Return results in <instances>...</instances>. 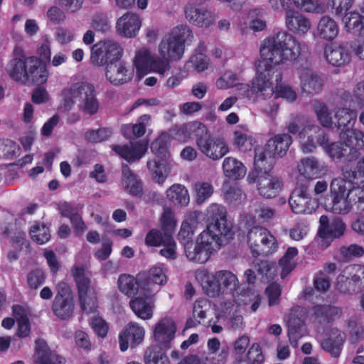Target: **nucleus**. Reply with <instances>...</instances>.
<instances>
[{
    "label": "nucleus",
    "mask_w": 364,
    "mask_h": 364,
    "mask_svg": "<svg viewBox=\"0 0 364 364\" xmlns=\"http://www.w3.org/2000/svg\"><path fill=\"white\" fill-rule=\"evenodd\" d=\"M171 137L174 138L171 132L163 133L152 144L151 149L157 159L149 161L147 166L151 173L153 179L158 183L162 184L170 171L169 154L167 150Z\"/></svg>",
    "instance_id": "nucleus-11"
},
{
    "label": "nucleus",
    "mask_w": 364,
    "mask_h": 364,
    "mask_svg": "<svg viewBox=\"0 0 364 364\" xmlns=\"http://www.w3.org/2000/svg\"><path fill=\"white\" fill-rule=\"evenodd\" d=\"M82 310L95 314L97 310V291L91 283V273L85 267H76L73 269Z\"/></svg>",
    "instance_id": "nucleus-13"
},
{
    "label": "nucleus",
    "mask_w": 364,
    "mask_h": 364,
    "mask_svg": "<svg viewBox=\"0 0 364 364\" xmlns=\"http://www.w3.org/2000/svg\"><path fill=\"white\" fill-rule=\"evenodd\" d=\"M129 306L134 314L141 320H151L154 316L155 305L153 298L139 294L131 299Z\"/></svg>",
    "instance_id": "nucleus-34"
},
{
    "label": "nucleus",
    "mask_w": 364,
    "mask_h": 364,
    "mask_svg": "<svg viewBox=\"0 0 364 364\" xmlns=\"http://www.w3.org/2000/svg\"><path fill=\"white\" fill-rule=\"evenodd\" d=\"M342 21L348 32L360 36H364V16L358 12L346 13Z\"/></svg>",
    "instance_id": "nucleus-43"
},
{
    "label": "nucleus",
    "mask_w": 364,
    "mask_h": 364,
    "mask_svg": "<svg viewBox=\"0 0 364 364\" xmlns=\"http://www.w3.org/2000/svg\"><path fill=\"white\" fill-rule=\"evenodd\" d=\"M119 290L127 296L139 294V277L136 279L127 274H122L118 279Z\"/></svg>",
    "instance_id": "nucleus-51"
},
{
    "label": "nucleus",
    "mask_w": 364,
    "mask_h": 364,
    "mask_svg": "<svg viewBox=\"0 0 364 364\" xmlns=\"http://www.w3.org/2000/svg\"><path fill=\"white\" fill-rule=\"evenodd\" d=\"M302 310L300 308L293 310L287 319L288 325V336L290 344L294 348H297L299 341L307 333L306 328L303 320L298 317Z\"/></svg>",
    "instance_id": "nucleus-24"
},
{
    "label": "nucleus",
    "mask_w": 364,
    "mask_h": 364,
    "mask_svg": "<svg viewBox=\"0 0 364 364\" xmlns=\"http://www.w3.org/2000/svg\"><path fill=\"white\" fill-rule=\"evenodd\" d=\"M141 27L140 17L132 12H127L119 17L116 22L117 33L125 38L135 37Z\"/></svg>",
    "instance_id": "nucleus-23"
},
{
    "label": "nucleus",
    "mask_w": 364,
    "mask_h": 364,
    "mask_svg": "<svg viewBox=\"0 0 364 364\" xmlns=\"http://www.w3.org/2000/svg\"><path fill=\"white\" fill-rule=\"evenodd\" d=\"M233 135V144L240 151H247L251 150L254 144V139L247 134L246 130L236 129Z\"/></svg>",
    "instance_id": "nucleus-59"
},
{
    "label": "nucleus",
    "mask_w": 364,
    "mask_h": 364,
    "mask_svg": "<svg viewBox=\"0 0 364 364\" xmlns=\"http://www.w3.org/2000/svg\"><path fill=\"white\" fill-rule=\"evenodd\" d=\"M298 254V250L296 247H289L279 260V266L281 268V277L285 278L295 267L296 263L294 260Z\"/></svg>",
    "instance_id": "nucleus-55"
},
{
    "label": "nucleus",
    "mask_w": 364,
    "mask_h": 364,
    "mask_svg": "<svg viewBox=\"0 0 364 364\" xmlns=\"http://www.w3.org/2000/svg\"><path fill=\"white\" fill-rule=\"evenodd\" d=\"M34 364H65V359L56 351L52 350L43 340L36 342L33 355Z\"/></svg>",
    "instance_id": "nucleus-26"
},
{
    "label": "nucleus",
    "mask_w": 364,
    "mask_h": 364,
    "mask_svg": "<svg viewBox=\"0 0 364 364\" xmlns=\"http://www.w3.org/2000/svg\"><path fill=\"white\" fill-rule=\"evenodd\" d=\"M60 210L64 216L70 218V223L74 229L75 235L77 237L82 235L85 232L87 227L81 216L77 213H70L72 210V207L68 203L63 204Z\"/></svg>",
    "instance_id": "nucleus-50"
},
{
    "label": "nucleus",
    "mask_w": 364,
    "mask_h": 364,
    "mask_svg": "<svg viewBox=\"0 0 364 364\" xmlns=\"http://www.w3.org/2000/svg\"><path fill=\"white\" fill-rule=\"evenodd\" d=\"M90 326L98 338H105L109 332V325L102 317L94 315L89 321Z\"/></svg>",
    "instance_id": "nucleus-63"
},
{
    "label": "nucleus",
    "mask_w": 364,
    "mask_h": 364,
    "mask_svg": "<svg viewBox=\"0 0 364 364\" xmlns=\"http://www.w3.org/2000/svg\"><path fill=\"white\" fill-rule=\"evenodd\" d=\"M159 222L161 230L171 235L177 225V219L173 210L170 207L164 206L159 218Z\"/></svg>",
    "instance_id": "nucleus-53"
},
{
    "label": "nucleus",
    "mask_w": 364,
    "mask_h": 364,
    "mask_svg": "<svg viewBox=\"0 0 364 364\" xmlns=\"http://www.w3.org/2000/svg\"><path fill=\"white\" fill-rule=\"evenodd\" d=\"M267 38L260 46V59L255 63L256 74L251 81V85L247 83L238 82L235 87L239 97L245 98L252 102H256L259 98L270 99L273 96V87L271 81V73L267 70L268 62L277 63L281 61L280 56L277 53H272ZM271 72V70H269Z\"/></svg>",
    "instance_id": "nucleus-4"
},
{
    "label": "nucleus",
    "mask_w": 364,
    "mask_h": 364,
    "mask_svg": "<svg viewBox=\"0 0 364 364\" xmlns=\"http://www.w3.org/2000/svg\"><path fill=\"white\" fill-rule=\"evenodd\" d=\"M285 25L289 31L299 35L306 34L311 27L310 20L294 9L287 11Z\"/></svg>",
    "instance_id": "nucleus-32"
},
{
    "label": "nucleus",
    "mask_w": 364,
    "mask_h": 364,
    "mask_svg": "<svg viewBox=\"0 0 364 364\" xmlns=\"http://www.w3.org/2000/svg\"><path fill=\"white\" fill-rule=\"evenodd\" d=\"M122 55V49L117 42L105 40L92 47L90 60L94 65L102 66L119 60Z\"/></svg>",
    "instance_id": "nucleus-17"
},
{
    "label": "nucleus",
    "mask_w": 364,
    "mask_h": 364,
    "mask_svg": "<svg viewBox=\"0 0 364 364\" xmlns=\"http://www.w3.org/2000/svg\"><path fill=\"white\" fill-rule=\"evenodd\" d=\"M167 199L174 205L186 207L190 202V196L187 188L179 183H175L169 187L166 192Z\"/></svg>",
    "instance_id": "nucleus-42"
},
{
    "label": "nucleus",
    "mask_w": 364,
    "mask_h": 364,
    "mask_svg": "<svg viewBox=\"0 0 364 364\" xmlns=\"http://www.w3.org/2000/svg\"><path fill=\"white\" fill-rule=\"evenodd\" d=\"M193 33L186 25L174 27L165 35L158 46L160 58L166 60L170 64L171 61L181 60L185 53V46L192 41Z\"/></svg>",
    "instance_id": "nucleus-9"
},
{
    "label": "nucleus",
    "mask_w": 364,
    "mask_h": 364,
    "mask_svg": "<svg viewBox=\"0 0 364 364\" xmlns=\"http://www.w3.org/2000/svg\"><path fill=\"white\" fill-rule=\"evenodd\" d=\"M171 134L176 139L182 141L195 134L200 151L213 160H219L229 152V147L225 139L212 136L206 126L199 122H188L177 129L171 130Z\"/></svg>",
    "instance_id": "nucleus-5"
},
{
    "label": "nucleus",
    "mask_w": 364,
    "mask_h": 364,
    "mask_svg": "<svg viewBox=\"0 0 364 364\" xmlns=\"http://www.w3.org/2000/svg\"><path fill=\"white\" fill-rule=\"evenodd\" d=\"M136 75L141 78L150 73L164 76L171 68L170 64L156 54L146 46L137 48L132 59Z\"/></svg>",
    "instance_id": "nucleus-12"
},
{
    "label": "nucleus",
    "mask_w": 364,
    "mask_h": 364,
    "mask_svg": "<svg viewBox=\"0 0 364 364\" xmlns=\"http://www.w3.org/2000/svg\"><path fill=\"white\" fill-rule=\"evenodd\" d=\"M27 68V58H14L8 64L7 73L14 80L24 84L26 82Z\"/></svg>",
    "instance_id": "nucleus-41"
},
{
    "label": "nucleus",
    "mask_w": 364,
    "mask_h": 364,
    "mask_svg": "<svg viewBox=\"0 0 364 364\" xmlns=\"http://www.w3.org/2000/svg\"><path fill=\"white\" fill-rule=\"evenodd\" d=\"M340 139L348 149V156L353 161L358 159L360 151L364 150V132L359 129L343 131L340 134Z\"/></svg>",
    "instance_id": "nucleus-22"
},
{
    "label": "nucleus",
    "mask_w": 364,
    "mask_h": 364,
    "mask_svg": "<svg viewBox=\"0 0 364 364\" xmlns=\"http://www.w3.org/2000/svg\"><path fill=\"white\" fill-rule=\"evenodd\" d=\"M196 278L209 296L215 297L220 294H230L232 296L230 301L249 297L250 300H254L251 305L253 312L257 310L260 304L261 296L258 293L250 291H240L238 279L232 272L219 270L210 272L205 269H200L196 272Z\"/></svg>",
    "instance_id": "nucleus-2"
},
{
    "label": "nucleus",
    "mask_w": 364,
    "mask_h": 364,
    "mask_svg": "<svg viewBox=\"0 0 364 364\" xmlns=\"http://www.w3.org/2000/svg\"><path fill=\"white\" fill-rule=\"evenodd\" d=\"M253 303L254 300H250L249 297L240 298L232 301L227 299L221 304L217 314V318L225 321L229 328L242 331L245 323L243 316L239 314V309L242 306Z\"/></svg>",
    "instance_id": "nucleus-16"
},
{
    "label": "nucleus",
    "mask_w": 364,
    "mask_h": 364,
    "mask_svg": "<svg viewBox=\"0 0 364 364\" xmlns=\"http://www.w3.org/2000/svg\"><path fill=\"white\" fill-rule=\"evenodd\" d=\"M275 210L264 203H257L253 205L251 213L245 217L246 223L264 224L271 221L275 216Z\"/></svg>",
    "instance_id": "nucleus-40"
},
{
    "label": "nucleus",
    "mask_w": 364,
    "mask_h": 364,
    "mask_svg": "<svg viewBox=\"0 0 364 364\" xmlns=\"http://www.w3.org/2000/svg\"><path fill=\"white\" fill-rule=\"evenodd\" d=\"M185 15L189 22L200 27L209 26L214 19L210 11L193 4L186 6Z\"/></svg>",
    "instance_id": "nucleus-36"
},
{
    "label": "nucleus",
    "mask_w": 364,
    "mask_h": 364,
    "mask_svg": "<svg viewBox=\"0 0 364 364\" xmlns=\"http://www.w3.org/2000/svg\"><path fill=\"white\" fill-rule=\"evenodd\" d=\"M213 187L210 183L198 181L194 183L193 194L198 204L205 203L213 194Z\"/></svg>",
    "instance_id": "nucleus-56"
},
{
    "label": "nucleus",
    "mask_w": 364,
    "mask_h": 364,
    "mask_svg": "<svg viewBox=\"0 0 364 364\" xmlns=\"http://www.w3.org/2000/svg\"><path fill=\"white\" fill-rule=\"evenodd\" d=\"M289 133L298 134L301 149L304 153L314 152L318 146L323 148L329 141L326 132L318 125L305 121L301 116H295L287 124Z\"/></svg>",
    "instance_id": "nucleus-8"
},
{
    "label": "nucleus",
    "mask_w": 364,
    "mask_h": 364,
    "mask_svg": "<svg viewBox=\"0 0 364 364\" xmlns=\"http://www.w3.org/2000/svg\"><path fill=\"white\" fill-rule=\"evenodd\" d=\"M122 185L126 191L134 196L139 195L142 191L141 182L127 165L122 166Z\"/></svg>",
    "instance_id": "nucleus-46"
},
{
    "label": "nucleus",
    "mask_w": 364,
    "mask_h": 364,
    "mask_svg": "<svg viewBox=\"0 0 364 364\" xmlns=\"http://www.w3.org/2000/svg\"><path fill=\"white\" fill-rule=\"evenodd\" d=\"M364 274V267L359 265L348 267L344 274L339 275L337 279V289L343 293H353L355 291V284L360 279V275Z\"/></svg>",
    "instance_id": "nucleus-25"
},
{
    "label": "nucleus",
    "mask_w": 364,
    "mask_h": 364,
    "mask_svg": "<svg viewBox=\"0 0 364 364\" xmlns=\"http://www.w3.org/2000/svg\"><path fill=\"white\" fill-rule=\"evenodd\" d=\"M325 57L333 66H345L350 62L351 54L346 46L330 45L325 48Z\"/></svg>",
    "instance_id": "nucleus-35"
},
{
    "label": "nucleus",
    "mask_w": 364,
    "mask_h": 364,
    "mask_svg": "<svg viewBox=\"0 0 364 364\" xmlns=\"http://www.w3.org/2000/svg\"><path fill=\"white\" fill-rule=\"evenodd\" d=\"M289 205L292 211L296 214H311L318 207L315 200L309 197L304 191L292 193L289 199Z\"/></svg>",
    "instance_id": "nucleus-31"
},
{
    "label": "nucleus",
    "mask_w": 364,
    "mask_h": 364,
    "mask_svg": "<svg viewBox=\"0 0 364 364\" xmlns=\"http://www.w3.org/2000/svg\"><path fill=\"white\" fill-rule=\"evenodd\" d=\"M264 359L260 346L254 343L245 354L243 364H261Z\"/></svg>",
    "instance_id": "nucleus-64"
},
{
    "label": "nucleus",
    "mask_w": 364,
    "mask_h": 364,
    "mask_svg": "<svg viewBox=\"0 0 364 364\" xmlns=\"http://www.w3.org/2000/svg\"><path fill=\"white\" fill-rule=\"evenodd\" d=\"M250 345V338L247 336H240L233 343L232 354L235 357V364H243L246 350Z\"/></svg>",
    "instance_id": "nucleus-60"
},
{
    "label": "nucleus",
    "mask_w": 364,
    "mask_h": 364,
    "mask_svg": "<svg viewBox=\"0 0 364 364\" xmlns=\"http://www.w3.org/2000/svg\"><path fill=\"white\" fill-rule=\"evenodd\" d=\"M323 151L326 154L334 161L350 162L353 159H350L348 156V149L345 146L341 140L340 142L326 143L323 146Z\"/></svg>",
    "instance_id": "nucleus-44"
},
{
    "label": "nucleus",
    "mask_w": 364,
    "mask_h": 364,
    "mask_svg": "<svg viewBox=\"0 0 364 364\" xmlns=\"http://www.w3.org/2000/svg\"><path fill=\"white\" fill-rule=\"evenodd\" d=\"M297 171L307 179L318 178L326 173L325 166L314 156L301 159L297 164Z\"/></svg>",
    "instance_id": "nucleus-28"
},
{
    "label": "nucleus",
    "mask_w": 364,
    "mask_h": 364,
    "mask_svg": "<svg viewBox=\"0 0 364 364\" xmlns=\"http://www.w3.org/2000/svg\"><path fill=\"white\" fill-rule=\"evenodd\" d=\"M320 228L318 234L322 241L326 240L329 243L332 239L338 237L343 235L346 225L341 219H335L331 223L327 216L322 215L319 220ZM327 244L325 247H326Z\"/></svg>",
    "instance_id": "nucleus-27"
},
{
    "label": "nucleus",
    "mask_w": 364,
    "mask_h": 364,
    "mask_svg": "<svg viewBox=\"0 0 364 364\" xmlns=\"http://www.w3.org/2000/svg\"><path fill=\"white\" fill-rule=\"evenodd\" d=\"M132 75L126 63L119 60L106 65V77L113 85H117L127 82L132 78Z\"/></svg>",
    "instance_id": "nucleus-30"
},
{
    "label": "nucleus",
    "mask_w": 364,
    "mask_h": 364,
    "mask_svg": "<svg viewBox=\"0 0 364 364\" xmlns=\"http://www.w3.org/2000/svg\"><path fill=\"white\" fill-rule=\"evenodd\" d=\"M345 338V335L338 329H333L329 338L325 340L321 346L323 350L329 352L333 357L338 356Z\"/></svg>",
    "instance_id": "nucleus-48"
},
{
    "label": "nucleus",
    "mask_w": 364,
    "mask_h": 364,
    "mask_svg": "<svg viewBox=\"0 0 364 364\" xmlns=\"http://www.w3.org/2000/svg\"><path fill=\"white\" fill-rule=\"evenodd\" d=\"M205 215L210 223L198 237L199 247L204 248L198 254V260L200 261L206 259L210 250H218L232 235V225L227 220V210L223 205L210 204L205 210Z\"/></svg>",
    "instance_id": "nucleus-3"
},
{
    "label": "nucleus",
    "mask_w": 364,
    "mask_h": 364,
    "mask_svg": "<svg viewBox=\"0 0 364 364\" xmlns=\"http://www.w3.org/2000/svg\"><path fill=\"white\" fill-rule=\"evenodd\" d=\"M26 82L30 81L36 85H43L48 80L49 70L46 65H42L37 57H27Z\"/></svg>",
    "instance_id": "nucleus-33"
},
{
    "label": "nucleus",
    "mask_w": 364,
    "mask_h": 364,
    "mask_svg": "<svg viewBox=\"0 0 364 364\" xmlns=\"http://www.w3.org/2000/svg\"><path fill=\"white\" fill-rule=\"evenodd\" d=\"M210 63L208 57L202 52L196 53L185 63L184 68L188 72L201 73L208 69Z\"/></svg>",
    "instance_id": "nucleus-49"
},
{
    "label": "nucleus",
    "mask_w": 364,
    "mask_h": 364,
    "mask_svg": "<svg viewBox=\"0 0 364 364\" xmlns=\"http://www.w3.org/2000/svg\"><path fill=\"white\" fill-rule=\"evenodd\" d=\"M346 179L338 177L330 184L331 200H327L324 208L335 214L346 215L364 211V191L361 188H348Z\"/></svg>",
    "instance_id": "nucleus-6"
},
{
    "label": "nucleus",
    "mask_w": 364,
    "mask_h": 364,
    "mask_svg": "<svg viewBox=\"0 0 364 364\" xmlns=\"http://www.w3.org/2000/svg\"><path fill=\"white\" fill-rule=\"evenodd\" d=\"M146 331L143 326L137 322L131 321L124 326L118 335L119 346L122 352L129 348H135L143 343Z\"/></svg>",
    "instance_id": "nucleus-18"
},
{
    "label": "nucleus",
    "mask_w": 364,
    "mask_h": 364,
    "mask_svg": "<svg viewBox=\"0 0 364 364\" xmlns=\"http://www.w3.org/2000/svg\"><path fill=\"white\" fill-rule=\"evenodd\" d=\"M53 310L58 317L63 319L70 317L73 313V296L69 287L65 283L59 287L53 304Z\"/></svg>",
    "instance_id": "nucleus-20"
},
{
    "label": "nucleus",
    "mask_w": 364,
    "mask_h": 364,
    "mask_svg": "<svg viewBox=\"0 0 364 364\" xmlns=\"http://www.w3.org/2000/svg\"><path fill=\"white\" fill-rule=\"evenodd\" d=\"M112 151L129 163L140 159L147 150V143L137 141L129 145H112Z\"/></svg>",
    "instance_id": "nucleus-29"
},
{
    "label": "nucleus",
    "mask_w": 364,
    "mask_h": 364,
    "mask_svg": "<svg viewBox=\"0 0 364 364\" xmlns=\"http://www.w3.org/2000/svg\"><path fill=\"white\" fill-rule=\"evenodd\" d=\"M176 326L170 317L159 319L154 326L153 338L159 347L168 348L174 338Z\"/></svg>",
    "instance_id": "nucleus-19"
},
{
    "label": "nucleus",
    "mask_w": 364,
    "mask_h": 364,
    "mask_svg": "<svg viewBox=\"0 0 364 364\" xmlns=\"http://www.w3.org/2000/svg\"><path fill=\"white\" fill-rule=\"evenodd\" d=\"M247 244L253 257L274 252L278 247L274 236L266 228L255 226L247 235Z\"/></svg>",
    "instance_id": "nucleus-15"
},
{
    "label": "nucleus",
    "mask_w": 364,
    "mask_h": 364,
    "mask_svg": "<svg viewBox=\"0 0 364 364\" xmlns=\"http://www.w3.org/2000/svg\"><path fill=\"white\" fill-rule=\"evenodd\" d=\"M294 6L301 11L322 14L326 11L323 4L315 0H292Z\"/></svg>",
    "instance_id": "nucleus-61"
},
{
    "label": "nucleus",
    "mask_w": 364,
    "mask_h": 364,
    "mask_svg": "<svg viewBox=\"0 0 364 364\" xmlns=\"http://www.w3.org/2000/svg\"><path fill=\"white\" fill-rule=\"evenodd\" d=\"M241 69L235 71L227 70L215 82V86L219 90H228L235 87L241 80Z\"/></svg>",
    "instance_id": "nucleus-52"
},
{
    "label": "nucleus",
    "mask_w": 364,
    "mask_h": 364,
    "mask_svg": "<svg viewBox=\"0 0 364 364\" xmlns=\"http://www.w3.org/2000/svg\"><path fill=\"white\" fill-rule=\"evenodd\" d=\"M282 183L275 176L267 173L261 176L258 180L259 194L265 198L276 197L282 190Z\"/></svg>",
    "instance_id": "nucleus-38"
},
{
    "label": "nucleus",
    "mask_w": 364,
    "mask_h": 364,
    "mask_svg": "<svg viewBox=\"0 0 364 364\" xmlns=\"http://www.w3.org/2000/svg\"><path fill=\"white\" fill-rule=\"evenodd\" d=\"M161 348L159 346L148 347L144 355L145 364H170L168 358Z\"/></svg>",
    "instance_id": "nucleus-54"
},
{
    "label": "nucleus",
    "mask_w": 364,
    "mask_h": 364,
    "mask_svg": "<svg viewBox=\"0 0 364 364\" xmlns=\"http://www.w3.org/2000/svg\"><path fill=\"white\" fill-rule=\"evenodd\" d=\"M336 120L334 125L338 128L346 129V130L352 129L356 119L357 113L354 109L350 108L338 107L334 114Z\"/></svg>",
    "instance_id": "nucleus-45"
},
{
    "label": "nucleus",
    "mask_w": 364,
    "mask_h": 364,
    "mask_svg": "<svg viewBox=\"0 0 364 364\" xmlns=\"http://www.w3.org/2000/svg\"><path fill=\"white\" fill-rule=\"evenodd\" d=\"M60 100L58 109L60 112H68L75 106L78 100L77 108L80 111L89 114H96L99 109L94 87L87 82H77L65 87L60 92Z\"/></svg>",
    "instance_id": "nucleus-7"
},
{
    "label": "nucleus",
    "mask_w": 364,
    "mask_h": 364,
    "mask_svg": "<svg viewBox=\"0 0 364 364\" xmlns=\"http://www.w3.org/2000/svg\"><path fill=\"white\" fill-rule=\"evenodd\" d=\"M222 168L224 176L232 181L243 178L247 173V168L243 163L232 156L224 159Z\"/></svg>",
    "instance_id": "nucleus-39"
},
{
    "label": "nucleus",
    "mask_w": 364,
    "mask_h": 364,
    "mask_svg": "<svg viewBox=\"0 0 364 364\" xmlns=\"http://www.w3.org/2000/svg\"><path fill=\"white\" fill-rule=\"evenodd\" d=\"M291 143V136L288 134H279L271 137L265 148L257 147L255 149V168L259 172H266L272 165L273 159L282 158L286 155Z\"/></svg>",
    "instance_id": "nucleus-10"
},
{
    "label": "nucleus",
    "mask_w": 364,
    "mask_h": 364,
    "mask_svg": "<svg viewBox=\"0 0 364 364\" xmlns=\"http://www.w3.org/2000/svg\"><path fill=\"white\" fill-rule=\"evenodd\" d=\"M343 177L349 182L354 183L364 191V156L358 161L356 168L352 170L348 166L342 168Z\"/></svg>",
    "instance_id": "nucleus-47"
},
{
    "label": "nucleus",
    "mask_w": 364,
    "mask_h": 364,
    "mask_svg": "<svg viewBox=\"0 0 364 364\" xmlns=\"http://www.w3.org/2000/svg\"><path fill=\"white\" fill-rule=\"evenodd\" d=\"M51 44L52 38L49 35H43L41 36V41L37 44L36 53L37 58L40 62L50 60L51 57Z\"/></svg>",
    "instance_id": "nucleus-58"
},
{
    "label": "nucleus",
    "mask_w": 364,
    "mask_h": 364,
    "mask_svg": "<svg viewBox=\"0 0 364 364\" xmlns=\"http://www.w3.org/2000/svg\"><path fill=\"white\" fill-rule=\"evenodd\" d=\"M200 215L201 213L200 211H193L189 213L187 218L185 219L181 225L180 230L178 234V239L179 242L184 245L185 253L189 260L203 264L206 262L209 259L210 255L217 250H210L208 254L206 259L203 261L198 260L199 252L204 248H202L201 247H199L198 239L196 240V245H193L192 238L194 234V230L191 222L198 220Z\"/></svg>",
    "instance_id": "nucleus-14"
},
{
    "label": "nucleus",
    "mask_w": 364,
    "mask_h": 364,
    "mask_svg": "<svg viewBox=\"0 0 364 364\" xmlns=\"http://www.w3.org/2000/svg\"><path fill=\"white\" fill-rule=\"evenodd\" d=\"M267 43L272 46L271 52L277 53L281 58V61L277 63L268 62L267 63L268 65L266 68L267 70H271V73L273 74L269 75L273 87V95H274L275 98L282 97L288 102H294L296 99V92L289 85L282 83V74L277 66L287 61L296 60L301 53V44L292 35L284 31L278 32L272 36L268 37Z\"/></svg>",
    "instance_id": "nucleus-1"
},
{
    "label": "nucleus",
    "mask_w": 364,
    "mask_h": 364,
    "mask_svg": "<svg viewBox=\"0 0 364 364\" xmlns=\"http://www.w3.org/2000/svg\"><path fill=\"white\" fill-rule=\"evenodd\" d=\"M312 107L318 120L323 127H331L334 124L335 122L333 120L331 112L325 104L319 101H315Z\"/></svg>",
    "instance_id": "nucleus-57"
},
{
    "label": "nucleus",
    "mask_w": 364,
    "mask_h": 364,
    "mask_svg": "<svg viewBox=\"0 0 364 364\" xmlns=\"http://www.w3.org/2000/svg\"><path fill=\"white\" fill-rule=\"evenodd\" d=\"M338 26L336 21L327 16L321 17L317 23L314 36L321 41H331L338 34Z\"/></svg>",
    "instance_id": "nucleus-37"
},
{
    "label": "nucleus",
    "mask_w": 364,
    "mask_h": 364,
    "mask_svg": "<svg viewBox=\"0 0 364 364\" xmlns=\"http://www.w3.org/2000/svg\"><path fill=\"white\" fill-rule=\"evenodd\" d=\"M314 315L319 321H329L334 316L341 314V310L335 306H316L314 308Z\"/></svg>",
    "instance_id": "nucleus-62"
},
{
    "label": "nucleus",
    "mask_w": 364,
    "mask_h": 364,
    "mask_svg": "<svg viewBox=\"0 0 364 364\" xmlns=\"http://www.w3.org/2000/svg\"><path fill=\"white\" fill-rule=\"evenodd\" d=\"M299 85L302 93L314 95L323 88L322 77L310 67H301L298 70Z\"/></svg>",
    "instance_id": "nucleus-21"
}]
</instances>
